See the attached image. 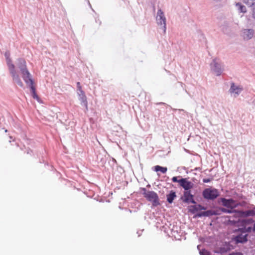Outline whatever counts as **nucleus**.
Returning <instances> with one entry per match:
<instances>
[{
    "mask_svg": "<svg viewBox=\"0 0 255 255\" xmlns=\"http://www.w3.org/2000/svg\"><path fill=\"white\" fill-rule=\"evenodd\" d=\"M155 171L156 172L161 171L163 173L166 172L167 168L165 167H162L159 165H156L154 166Z\"/></svg>",
    "mask_w": 255,
    "mask_h": 255,
    "instance_id": "obj_22",
    "label": "nucleus"
},
{
    "mask_svg": "<svg viewBox=\"0 0 255 255\" xmlns=\"http://www.w3.org/2000/svg\"><path fill=\"white\" fill-rule=\"evenodd\" d=\"M96 22H99V20H97L96 19Z\"/></svg>",
    "mask_w": 255,
    "mask_h": 255,
    "instance_id": "obj_36",
    "label": "nucleus"
},
{
    "mask_svg": "<svg viewBox=\"0 0 255 255\" xmlns=\"http://www.w3.org/2000/svg\"><path fill=\"white\" fill-rule=\"evenodd\" d=\"M151 3H154L156 0H149Z\"/></svg>",
    "mask_w": 255,
    "mask_h": 255,
    "instance_id": "obj_33",
    "label": "nucleus"
},
{
    "mask_svg": "<svg viewBox=\"0 0 255 255\" xmlns=\"http://www.w3.org/2000/svg\"><path fill=\"white\" fill-rule=\"evenodd\" d=\"M167 201L169 204L173 203V200L176 197L175 192L171 190L170 193L167 195Z\"/></svg>",
    "mask_w": 255,
    "mask_h": 255,
    "instance_id": "obj_17",
    "label": "nucleus"
},
{
    "mask_svg": "<svg viewBox=\"0 0 255 255\" xmlns=\"http://www.w3.org/2000/svg\"><path fill=\"white\" fill-rule=\"evenodd\" d=\"M156 20L157 24L161 26V28L162 29L163 33H165L166 29V19L163 11L161 9H159L157 10Z\"/></svg>",
    "mask_w": 255,
    "mask_h": 255,
    "instance_id": "obj_4",
    "label": "nucleus"
},
{
    "mask_svg": "<svg viewBox=\"0 0 255 255\" xmlns=\"http://www.w3.org/2000/svg\"><path fill=\"white\" fill-rule=\"evenodd\" d=\"M195 216L196 217H198V218L202 217H205V212H201L198 213Z\"/></svg>",
    "mask_w": 255,
    "mask_h": 255,
    "instance_id": "obj_26",
    "label": "nucleus"
},
{
    "mask_svg": "<svg viewBox=\"0 0 255 255\" xmlns=\"http://www.w3.org/2000/svg\"><path fill=\"white\" fill-rule=\"evenodd\" d=\"M202 196L206 200H214L220 196V193L215 188H207L203 190Z\"/></svg>",
    "mask_w": 255,
    "mask_h": 255,
    "instance_id": "obj_2",
    "label": "nucleus"
},
{
    "mask_svg": "<svg viewBox=\"0 0 255 255\" xmlns=\"http://www.w3.org/2000/svg\"><path fill=\"white\" fill-rule=\"evenodd\" d=\"M211 181V179L210 178H204L203 179V182L204 183H209Z\"/></svg>",
    "mask_w": 255,
    "mask_h": 255,
    "instance_id": "obj_30",
    "label": "nucleus"
},
{
    "mask_svg": "<svg viewBox=\"0 0 255 255\" xmlns=\"http://www.w3.org/2000/svg\"><path fill=\"white\" fill-rule=\"evenodd\" d=\"M253 231L254 232H255V223L254 224V226L253 227Z\"/></svg>",
    "mask_w": 255,
    "mask_h": 255,
    "instance_id": "obj_34",
    "label": "nucleus"
},
{
    "mask_svg": "<svg viewBox=\"0 0 255 255\" xmlns=\"http://www.w3.org/2000/svg\"><path fill=\"white\" fill-rule=\"evenodd\" d=\"M217 211H219V213H220V211H221L222 212L225 213H235L236 215H237V212L238 211L236 210H233V209H228L225 208H220L219 210Z\"/></svg>",
    "mask_w": 255,
    "mask_h": 255,
    "instance_id": "obj_21",
    "label": "nucleus"
},
{
    "mask_svg": "<svg viewBox=\"0 0 255 255\" xmlns=\"http://www.w3.org/2000/svg\"><path fill=\"white\" fill-rule=\"evenodd\" d=\"M6 60V63L8 66V69H11V66H14L13 64L12 63L11 60L10 58V53L7 51L4 54Z\"/></svg>",
    "mask_w": 255,
    "mask_h": 255,
    "instance_id": "obj_19",
    "label": "nucleus"
},
{
    "mask_svg": "<svg viewBox=\"0 0 255 255\" xmlns=\"http://www.w3.org/2000/svg\"><path fill=\"white\" fill-rule=\"evenodd\" d=\"M18 66L22 73V76L26 83H28L27 79L31 78L30 74L27 69L26 62L23 59L20 58L18 60Z\"/></svg>",
    "mask_w": 255,
    "mask_h": 255,
    "instance_id": "obj_3",
    "label": "nucleus"
},
{
    "mask_svg": "<svg viewBox=\"0 0 255 255\" xmlns=\"http://www.w3.org/2000/svg\"><path fill=\"white\" fill-rule=\"evenodd\" d=\"M77 91H80V90H82V87L80 85V82H78L77 83Z\"/></svg>",
    "mask_w": 255,
    "mask_h": 255,
    "instance_id": "obj_29",
    "label": "nucleus"
},
{
    "mask_svg": "<svg viewBox=\"0 0 255 255\" xmlns=\"http://www.w3.org/2000/svg\"><path fill=\"white\" fill-rule=\"evenodd\" d=\"M193 195L191 193V191H184L183 193V196L181 197V200L184 203L189 204H196V201L193 198Z\"/></svg>",
    "mask_w": 255,
    "mask_h": 255,
    "instance_id": "obj_6",
    "label": "nucleus"
},
{
    "mask_svg": "<svg viewBox=\"0 0 255 255\" xmlns=\"http://www.w3.org/2000/svg\"><path fill=\"white\" fill-rule=\"evenodd\" d=\"M244 2L249 6H252L255 3V0H244Z\"/></svg>",
    "mask_w": 255,
    "mask_h": 255,
    "instance_id": "obj_23",
    "label": "nucleus"
},
{
    "mask_svg": "<svg viewBox=\"0 0 255 255\" xmlns=\"http://www.w3.org/2000/svg\"><path fill=\"white\" fill-rule=\"evenodd\" d=\"M189 211L191 213L194 214L199 210H205L206 208L200 204L191 205L190 207Z\"/></svg>",
    "mask_w": 255,
    "mask_h": 255,
    "instance_id": "obj_14",
    "label": "nucleus"
},
{
    "mask_svg": "<svg viewBox=\"0 0 255 255\" xmlns=\"http://www.w3.org/2000/svg\"><path fill=\"white\" fill-rule=\"evenodd\" d=\"M204 212L205 217H210L213 215H219L221 214L220 213H219V211L213 210H209L204 211Z\"/></svg>",
    "mask_w": 255,
    "mask_h": 255,
    "instance_id": "obj_18",
    "label": "nucleus"
},
{
    "mask_svg": "<svg viewBox=\"0 0 255 255\" xmlns=\"http://www.w3.org/2000/svg\"><path fill=\"white\" fill-rule=\"evenodd\" d=\"M79 99L81 101V104L84 106L86 110H88V102L85 92L83 90L77 91Z\"/></svg>",
    "mask_w": 255,
    "mask_h": 255,
    "instance_id": "obj_11",
    "label": "nucleus"
},
{
    "mask_svg": "<svg viewBox=\"0 0 255 255\" xmlns=\"http://www.w3.org/2000/svg\"><path fill=\"white\" fill-rule=\"evenodd\" d=\"M252 6H253V8L252 9V16L255 19V3Z\"/></svg>",
    "mask_w": 255,
    "mask_h": 255,
    "instance_id": "obj_28",
    "label": "nucleus"
},
{
    "mask_svg": "<svg viewBox=\"0 0 255 255\" xmlns=\"http://www.w3.org/2000/svg\"><path fill=\"white\" fill-rule=\"evenodd\" d=\"M27 80H28V83H26V84H28L30 88L31 92V94H32L33 98L34 99L37 100V101H38L39 98L36 93V89L34 86V83H33V81L32 79H31V78H30L27 79Z\"/></svg>",
    "mask_w": 255,
    "mask_h": 255,
    "instance_id": "obj_12",
    "label": "nucleus"
},
{
    "mask_svg": "<svg viewBox=\"0 0 255 255\" xmlns=\"http://www.w3.org/2000/svg\"><path fill=\"white\" fill-rule=\"evenodd\" d=\"M235 241L237 243H244L248 241L247 235H243L242 234L237 236L235 238Z\"/></svg>",
    "mask_w": 255,
    "mask_h": 255,
    "instance_id": "obj_16",
    "label": "nucleus"
},
{
    "mask_svg": "<svg viewBox=\"0 0 255 255\" xmlns=\"http://www.w3.org/2000/svg\"><path fill=\"white\" fill-rule=\"evenodd\" d=\"M242 88L239 86L236 85L234 83H232L231 88L229 90L231 94H234V96L236 97L238 96L242 92Z\"/></svg>",
    "mask_w": 255,
    "mask_h": 255,
    "instance_id": "obj_13",
    "label": "nucleus"
},
{
    "mask_svg": "<svg viewBox=\"0 0 255 255\" xmlns=\"http://www.w3.org/2000/svg\"><path fill=\"white\" fill-rule=\"evenodd\" d=\"M9 70L12 77L13 81L20 87H22L23 83L15 70V66H11V69H9Z\"/></svg>",
    "mask_w": 255,
    "mask_h": 255,
    "instance_id": "obj_7",
    "label": "nucleus"
},
{
    "mask_svg": "<svg viewBox=\"0 0 255 255\" xmlns=\"http://www.w3.org/2000/svg\"><path fill=\"white\" fill-rule=\"evenodd\" d=\"M88 4H89V6H90V7L92 8V6H91V4H90V1H89L88 0Z\"/></svg>",
    "mask_w": 255,
    "mask_h": 255,
    "instance_id": "obj_35",
    "label": "nucleus"
},
{
    "mask_svg": "<svg viewBox=\"0 0 255 255\" xmlns=\"http://www.w3.org/2000/svg\"><path fill=\"white\" fill-rule=\"evenodd\" d=\"M255 215V212L253 210H248L246 211H238L237 212L238 216H253Z\"/></svg>",
    "mask_w": 255,
    "mask_h": 255,
    "instance_id": "obj_15",
    "label": "nucleus"
},
{
    "mask_svg": "<svg viewBox=\"0 0 255 255\" xmlns=\"http://www.w3.org/2000/svg\"><path fill=\"white\" fill-rule=\"evenodd\" d=\"M143 195L144 197L149 202L152 203L154 207L160 205L159 199L157 193L154 191H147L145 188H143Z\"/></svg>",
    "mask_w": 255,
    "mask_h": 255,
    "instance_id": "obj_1",
    "label": "nucleus"
},
{
    "mask_svg": "<svg viewBox=\"0 0 255 255\" xmlns=\"http://www.w3.org/2000/svg\"><path fill=\"white\" fill-rule=\"evenodd\" d=\"M136 1H137L138 0H136Z\"/></svg>",
    "mask_w": 255,
    "mask_h": 255,
    "instance_id": "obj_39",
    "label": "nucleus"
},
{
    "mask_svg": "<svg viewBox=\"0 0 255 255\" xmlns=\"http://www.w3.org/2000/svg\"><path fill=\"white\" fill-rule=\"evenodd\" d=\"M222 205L227 208L234 209L237 207L238 205L236 204L235 201L233 199H227L225 198H221L220 199Z\"/></svg>",
    "mask_w": 255,
    "mask_h": 255,
    "instance_id": "obj_8",
    "label": "nucleus"
},
{
    "mask_svg": "<svg viewBox=\"0 0 255 255\" xmlns=\"http://www.w3.org/2000/svg\"><path fill=\"white\" fill-rule=\"evenodd\" d=\"M197 248H198V249H199V246H197Z\"/></svg>",
    "mask_w": 255,
    "mask_h": 255,
    "instance_id": "obj_38",
    "label": "nucleus"
},
{
    "mask_svg": "<svg viewBox=\"0 0 255 255\" xmlns=\"http://www.w3.org/2000/svg\"><path fill=\"white\" fill-rule=\"evenodd\" d=\"M255 33V30L253 29H244L241 32V35L245 40H249L252 38Z\"/></svg>",
    "mask_w": 255,
    "mask_h": 255,
    "instance_id": "obj_10",
    "label": "nucleus"
},
{
    "mask_svg": "<svg viewBox=\"0 0 255 255\" xmlns=\"http://www.w3.org/2000/svg\"><path fill=\"white\" fill-rule=\"evenodd\" d=\"M180 186L182 187L185 191H190V190L192 189L194 186V184L187 180V178H181L180 179Z\"/></svg>",
    "mask_w": 255,
    "mask_h": 255,
    "instance_id": "obj_9",
    "label": "nucleus"
},
{
    "mask_svg": "<svg viewBox=\"0 0 255 255\" xmlns=\"http://www.w3.org/2000/svg\"><path fill=\"white\" fill-rule=\"evenodd\" d=\"M254 222V221L253 220V219H248V220H247V222L248 224H250V223H253Z\"/></svg>",
    "mask_w": 255,
    "mask_h": 255,
    "instance_id": "obj_31",
    "label": "nucleus"
},
{
    "mask_svg": "<svg viewBox=\"0 0 255 255\" xmlns=\"http://www.w3.org/2000/svg\"><path fill=\"white\" fill-rule=\"evenodd\" d=\"M96 22H99V20H97L96 19Z\"/></svg>",
    "mask_w": 255,
    "mask_h": 255,
    "instance_id": "obj_37",
    "label": "nucleus"
},
{
    "mask_svg": "<svg viewBox=\"0 0 255 255\" xmlns=\"http://www.w3.org/2000/svg\"><path fill=\"white\" fill-rule=\"evenodd\" d=\"M200 255H212L209 252L205 249L200 251Z\"/></svg>",
    "mask_w": 255,
    "mask_h": 255,
    "instance_id": "obj_25",
    "label": "nucleus"
},
{
    "mask_svg": "<svg viewBox=\"0 0 255 255\" xmlns=\"http://www.w3.org/2000/svg\"><path fill=\"white\" fill-rule=\"evenodd\" d=\"M252 230H253V228L252 227H248L247 228V231L248 232H251Z\"/></svg>",
    "mask_w": 255,
    "mask_h": 255,
    "instance_id": "obj_32",
    "label": "nucleus"
},
{
    "mask_svg": "<svg viewBox=\"0 0 255 255\" xmlns=\"http://www.w3.org/2000/svg\"><path fill=\"white\" fill-rule=\"evenodd\" d=\"M236 7L240 12L245 13L247 11L246 7L240 2L236 4Z\"/></svg>",
    "mask_w": 255,
    "mask_h": 255,
    "instance_id": "obj_20",
    "label": "nucleus"
},
{
    "mask_svg": "<svg viewBox=\"0 0 255 255\" xmlns=\"http://www.w3.org/2000/svg\"><path fill=\"white\" fill-rule=\"evenodd\" d=\"M210 66L212 71L217 76L221 75L224 71V65L218 59H213L210 64Z\"/></svg>",
    "mask_w": 255,
    "mask_h": 255,
    "instance_id": "obj_5",
    "label": "nucleus"
},
{
    "mask_svg": "<svg viewBox=\"0 0 255 255\" xmlns=\"http://www.w3.org/2000/svg\"><path fill=\"white\" fill-rule=\"evenodd\" d=\"M172 180L173 182H177L180 184V179H178V177L174 176L172 178Z\"/></svg>",
    "mask_w": 255,
    "mask_h": 255,
    "instance_id": "obj_27",
    "label": "nucleus"
},
{
    "mask_svg": "<svg viewBox=\"0 0 255 255\" xmlns=\"http://www.w3.org/2000/svg\"><path fill=\"white\" fill-rule=\"evenodd\" d=\"M227 252L228 250L225 247H221L219 249V251L217 252L216 253L224 254L227 253Z\"/></svg>",
    "mask_w": 255,
    "mask_h": 255,
    "instance_id": "obj_24",
    "label": "nucleus"
}]
</instances>
